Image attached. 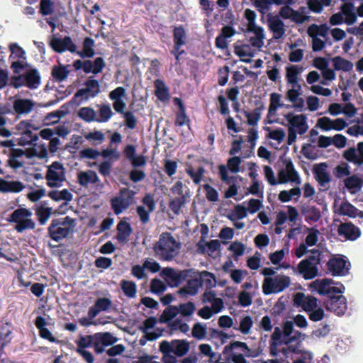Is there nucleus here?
I'll use <instances>...</instances> for the list:
<instances>
[{
	"label": "nucleus",
	"mask_w": 363,
	"mask_h": 363,
	"mask_svg": "<svg viewBox=\"0 0 363 363\" xmlns=\"http://www.w3.org/2000/svg\"><path fill=\"white\" fill-rule=\"evenodd\" d=\"M181 246L170 233L163 232L154 245L153 250L160 260L172 261L179 255Z\"/></svg>",
	"instance_id": "nucleus-1"
},
{
	"label": "nucleus",
	"mask_w": 363,
	"mask_h": 363,
	"mask_svg": "<svg viewBox=\"0 0 363 363\" xmlns=\"http://www.w3.org/2000/svg\"><path fill=\"white\" fill-rule=\"evenodd\" d=\"M76 220L70 216L52 218L48 228V236L55 242L67 239L74 232Z\"/></svg>",
	"instance_id": "nucleus-2"
},
{
	"label": "nucleus",
	"mask_w": 363,
	"mask_h": 363,
	"mask_svg": "<svg viewBox=\"0 0 363 363\" xmlns=\"http://www.w3.org/2000/svg\"><path fill=\"white\" fill-rule=\"evenodd\" d=\"M33 213L30 209L26 208H18L9 216L7 220L9 223H16L14 229L18 233H23L27 230H34L35 223L31 218Z\"/></svg>",
	"instance_id": "nucleus-3"
},
{
	"label": "nucleus",
	"mask_w": 363,
	"mask_h": 363,
	"mask_svg": "<svg viewBox=\"0 0 363 363\" xmlns=\"http://www.w3.org/2000/svg\"><path fill=\"white\" fill-rule=\"evenodd\" d=\"M313 254L307 258L301 260L297 265V272L302 275L306 280L315 278L318 273V265L320 262V253L318 250H310Z\"/></svg>",
	"instance_id": "nucleus-4"
},
{
	"label": "nucleus",
	"mask_w": 363,
	"mask_h": 363,
	"mask_svg": "<svg viewBox=\"0 0 363 363\" xmlns=\"http://www.w3.org/2000/svg\"><path fill=\"white\" fill-rule=\"evenodd\" d=\"M264 176L267 182H300L298 172L295 170L291 161H286L285 167L281 168L278 172V180L274 175V172L271 167H264Z\"/></svg>",
	"instance_id": "nucleus-5"
},
{
	"label": "nucleus",
	"mask_w": 363,
	"mask_h": 363,
	"mask_svg": "<svg viewBox=\"0 0 363 363\" xmlns=\"http://www.w3.org/2000/svg\"><path fill=\"white\" fill-rule=\"evenodd\" d=\"M290 284V277L284 274L265 277L262 284V291L265 295L280 293L288 288Z\"/></svg>",
	"instance_id": "nucleus-6"
},
{
	"label": "nucleus",
	"mask_w": 363,
	"mask_h": 363,
	"mask_svg": "<svg viewBox=\"0 0 363 363\" xmlns=\"http://www.w3.org/2000/svg\"><path fill=\"white\" fill-rule=\"evenodd\" d=\"M73 67L75 70L82 69L86 74L92 73L94 74H98L105 68L106 62L103 57H98L95 58L94 61L90 60H86L84 61L77 60L74 61Z\"/></svg>",
	"instance_id": "nucleus-7"
},
{
	"label": "nucleus",
	"mask_w": 363,
	"mask_h": 363,
	"mask_svg": "<svg viewBox=\"0 0 363 363\" xmlns=\"http://www.w3.org/2000/svg\"><path fill=\"white\" fill-rule=\"evenodd\" d=\"M84 88L79 89L74 94V98L82 97L87 101L89 98L96 97L100 92V84L98 80L94 79V77H89L84 82Z\"/></svg>",
	"instance_id": "nucleus-8"
},
{
	"label": "nucleus",
	"mask_w": 363,
	"mask_h": 363,
	"mask_svg": "<svg viewBox=\"0 0 363 363\" xmlns=\"http://www.w3.org/2000/svg\"><path fill=\"white\" fill-rule=\"evenodd\" d=\"M284 118L288 123V128L294 129L301 135L307 132L308 125L307 123L306 115H296L293 112H289L284 115Z\"/></svg>",
	"instance_id": "nucleus-9"
},
{
	"label": "nucleus",
	"mask_w": 363,
	"mask_h": 363,
	"mask_svg": "<svg viewBox=\"0 0 363 363\" xmlns=\"http://www.w3.org/2000/svg\"><path fill=\"white\" fill-rule=\"evenodd\" d=\"M294 337L286 338L284 336L283 330L276 327L271 335L269 340V354L273 357H277L279 352L278 347L282 345H289L293 342Z\"/></svg>",
	"instance_id": "nucleus-10"
},
{
	"label": "nucleus",
	"mask_w": 363,
	"mask_h": 363,
	"mask_svg": "<svg viewBox=\"0 0 363 363\" xmlns=\"http://www.w3.org/2000/svg\"><path fill=\"white\" fill-rule=\"evenodd\" d=\"M172 189L173 193L178 194L180 196L169 201V208L174 214L178 215L180 213L181 208L187 202V197H189V196L187 192L185 194H182V183H175Z\"/></svg>",
	"instance_id": "nucleus-11"
},
{
	"label": "nucleus",
	"mask_w": 363,
	"mask_h": 363,
	"mask_svg": "<svg viewBox=\"0 0 363 363\" xmlns=\"http://www.w3.org/2000/svg\"><path fill=\"white\" fill-rule=\"evenodd\" d=\"M326 308L337 315H342L347 309V299L342 295H333L326 301Z\"/></svg>",
	"instance_id": "nucleus-12"
},
{
	"label": "nucleus",
	"mask_w": 363,
	"mask_h": 363,
	"mask_svg": "<svg viewBox=\"0 0 363 363\" xmlns=\"http://www.w3.org/2000/svg\"><path fill=\"white\" fill-rule=\"evenodd\" d=\"M294 303L298 307L308 313L318 307V299L313 296H306L302 292H298L294 295Z\"/></svg>",
	"instance_id": "nucleus-13"
},
{
	"label": "nucleus",
	"mask_w": 363,
	"mask_h": 363,
	"mask_svg": "<svg viewBox=\"0 0 363 363\" xmlns=\"http://www.w3.org/2000/svg\"><path fill=\"white\" fill-rule=\"evenodd\" d=\"M241 162L242 160L240 157L235 156L228 159L227 166L224 164H220L218 166L219 174L222 182H229L228 169L233 173L239 172Z\"/></svg>",
	"instance_id": "nucleus-14"
},
{
	"label": "nucleus",
	"mask_w": 363,
	"mask_h": 363,
	"mask_svg": "<svg viewBox=\"0 0 363 363\" xmlns=\"http://www.w3.org/2000/svg\"><path fill=\"white\" fill-rule=\"evenodd\" d=\"M346 264V260L342 257H332L328 260L327 267L333 276H345L349 273Z\"/></svg>",
	"instance_id": "nucleus-15"
},
{
	"label": "nucleus",
	"mask_w": 363,
	"mask_h": 363,
	"mask_svg": "<svg viewBox=\"0 0 363 363\" xmlns=\"http://www.w3.org/2000/svg\"><path fill=\"white\" fill-rule=\"evenodd\" d=\"M267 22L269 29L273 33L274 39H279L284 35L285 25L279 16H273L271 13H268Z\"/></svg>",
	"instance_id": "nucleus-16"
},
{
	"label": "nucleus",
	"mask_w": 363,
	"mask_h": 363,
	"mask_svg": "<svg viewBox=\"0 0 363 363\" xmlns=\"http://www.w3.org/2000/svg\"><path fill=\"white\" fill-rule=\"evenodd\" d=\"M47 182H64L65 168L60 162H54L48 167L45 176Z\"/></svg>",
	"instance_id": "nucleus-17"
},
{
	"label": "nucleus",
	"mask_w": 363,
	"mask_h": 363,
	"mask_svg": "<svg viewBox=\"0 0 363 363\" xmlns=\"http://www.w3.org/2000/svg\"><path fill=\"white\" fill-rule=\"evenodd\" d=\"M343 157L357 166L363 164V142L357 144V148L350 147L343 153Z\"/></svg>",
	"instance_id": "nucleus-18"
},
{
	"label": "nucleus",
	"mask_w": 363,
	"mask_h": 363,
	"mask_svg": "<svg viewBox=\"0 0 363 363\" xmlns=\"http://www.w3.org/2000/svg\"><path fill=\"white\" fill-rule=\"evenodd\" d=\"M338 234L350 240H357L361 235L358 227L352 223H341L337 229Z\"/></svg>",
	"instance_id": "nucleus-19"
},
{
	"label": "nucleus",
	"mask_w": 363,
	"mask_h": 363,
	"mask_svg": "<svg viewBox=\"0 0 363 363\" xmlns=\"http://www.w3.org/2000/svg\"><path fill=\"white\" fill-rule=\"evenodd\" d=\"M111 301L106 297L99 298L94 305L89 308L88 316L90 319L94 318L101 311H108L111 306Z\"/></svg>",
	"instance_id": "nucleus-20"
},
{
	"label": "nucleus",
	"mask_w": 363,
	"mask_h": 363,
	"mask_svg": "<svg viewBox=\"0 0 363 363\" xmlns=\"http://www.w3.org/2000/svg\"><path fill=\"white\" fill-rule=\"evenodd\" d=\"M253 4L262 15L270 10L271 6L283 4H292L293 0H252Z\"/></svg>",
	"instance_id": "nucleus-21"
},
{
	"label": "nucleus",
	"mask_w": 363,
	"mask_h": 363,
	"mask_svg": "<svg viewBox=\"0 0 363 363\" xmlns=\"http://www.w3.org/2000/svg\"><path fill=\"white\" fill-rule=\"evenodd\" d=\"M116 239L119 243H126L130 235L133 233V228L129 223L121 220L116 226Z\"/></svg>",
	"instance_id": "nucleus-22"
},
{
	"label": "nucleus",
	"mask_w": 363,
	"mask_h": 363,
	"mask_svg": "<svg viewBox=\"0 0 363 363\" xmlns=\"http://www.w3.org/2000/svg\"><path fill=\"white\" fill-rule=\"evenodd\" d=\"M174 104L179 108L178 111L176 113L175 125L181 127L186 123H189L190 120L186 113V107L182 100L176 97L174 99Z\"/></svg>",
	"instance_id": "nucleus-23"
},
{
	"label": "nucleus",
	"mask_w": 363,
	"mask_h": 363,
	"mask_svg": "<svg viewBox=\"0 0 363 363\" xmlns=\"http://www.w3.org/2000/svg\"><path fill=\"white\" fill-rule=\"evenodd\" d=\"M338 213L353 218L357 217L363 218V211L357 208L347 200L341 203L338 209Z\"/></svg>",
	"instance_id": "nucleus-24"
},
{
	"label": "nucleus",
	"mask_w": 363,
	"mask_h": 363,
	"mask_svg": "<svg viewBox=\"0 0 363 363\" xmlns=\"http://www.w3.org/2000/svg\"><path fill=\"white\" fill-rule=\"evenodd\" d=\"M240 348L245 352V356L255 357L258 356L259 353L252 352L245 342L240 341H234L230 342L229 345L225 346L223 353L224 354H229L235 349Z\"/></svg>",
	"instance_id": "nucleus-25"
},
{
	"label": "nucleus",
	"mask_w": 363,
	"mask_h": 363,
	"mask_svg": "<svg viewBox=\"0 0 363 363\" xmlns=\"http://www.w3.org/2000/svg\"><path fill=\"white\" fill-rule=\"evenodd\" d=\"M25 86L30 89H35L39 87L40 84V75L37 69H31L24 73Z\"/></svg>",
	"instance_id": "nucleus-26"
},
{
	"label": "nucleus",
	"mask_w": 363,
	"mask_h": 363,
	"mask_svg": "<svg viewBox=\"0 0 363 363\" xmlns=\"http://www.w3.org/2000/svg\"><path fill=\"white\" fill-rule=\"evenodd\" d=\"M34 107L32 100L28 99H16L13 103V108L18 115L28 114Z\"/></svg>",
	"instance_id": "nucleus-27"
},
{
	"label": "nucleus",
	"mask_w": 363,
	"mask_h": 363,
	"mask_svg": "<svg viewBox=\"0 0 363 363\" xmlns=\"http://www.w3.org/2000/svg\"><path fill=\"white\" fill-rule=\"evenodd\" d=\"M301 214L304 216L305 220L308 223L317 222L321 217L320 209L311 205L303 206L301 208Z\"/></svg>",
	"instance_id": "nucleus-28"
},
{
	"label": "nucleus",
	"mask_w": 363,
	"mask_h": 363,
	"mask_svg": "<svg viewBox=\"0 0 363 363\" xmlns=\"http://www.w3.org/2000/svg\"><path fill=\"white\" fill-rule=\"evenodd\" d=\"M45 319L40 315L36 317L35 325L39 330V335L45 340H49L50 342H55L56 338L52 335L51 332L45 328L47 325Z\"/></svg>",
	"instance_id": "nucleus-29"
},
{
	"label": "nucleus",
	"mask_w": 363,
	"mask_h": 363,
	"mask_svg": "<svg viewBox=\"0 0 363 363\" xmlns=\"http://www.w3.org/2000/svg\"><path fill=\"white\" fill-rule=\"evenodd\" d=\"M172 352L177 357L184 356L189 350V343L186 340H173L169 342Z\"/></svg>",
	"instance_id": "nucleus-30"
},
{
	"label": "nucleus",
	"mask_w": 363,
	"mask_h": 363,
	"mask_svg": "<svg viewBox=\"0 0 363 363\" xmlns=\"http://www.w3.org/2000/svg\"><path fill=\"white\" fill-rule=\"evenodd\" d=\"M94 40L90 37H86L82 43V50L77 52L82 58H91L95 55L94 49Z\"/></svg>",
	"instance_id": "nucleus-31"
},
{
	"label": "nucleus",
	"mask_w": 363,
	"mask_h": 363,
	"mask_svg": "<svg viewBox=\"0 0 363 363\" xmlns=\"http://www.w3.org/2000/svg\"><path fill=\"white\" fill-rule=\"evenodd\" d=\"M155 94L161 101H167L169 99V89L163 80L157 79L154 82Z\"/></svg>",
	"instance_id": "nucleus-32"
},
{
	"label": "nucleus",
	"mask_w": 363,
	"mask_h": 363,
	"mask_svg": "<svg viewBox=\"0 0 363 363\" xmlns=\"http://www.w3.org/2000/svg\"><path fill=\"white\" fill-rule=\"evenodd\" d=\"M160 351L162 353V362L163 363H177L176 357L171 354L172 350L169 344V341L163 340L160 342Z\"/></svg>",
	"instance_id": "nucleus-33"
},
{
	"label": "nucleus",
	"mask_w": 363,
	"mask_h": 363,
	"mask_svg": "<svg viewBox=\"0 0 363 363\" xmlns=\"http://www.w3.org/2000/svg\"><path fill=\"white\" fill-rule=\"evenodd\" d=\"M12 330L9 323L0 326V350H3L11 343L13 336Z\"/></svg>",
	"instance_id": "nucleus-34"
},
{
	"label": "nucleus",
	"mask_w": 363,
	"mask_h": 363,
	"mask_svg": "<svg viewBox=\"0 0 363 363\" xmlns=\"http://www.w3.org/2000/svg\"><path fill=\"white\" fill-rule=\"evenodd\" d=\"M353 10L354 4L351 2H346L341 6V12L345 16V23L347 25H352L357 21V14Z\"/></svg>",
	"instance_id": "nucleus-35"
},
{
	"label": "nucleus",
	"mask_w": 363,
	"mask_h": 363,
	"mask_svg": "<svg viewBox=\"0 0 363 363\" xmlns=\"http://www.w3.org/2000/svg\"><path fill=\"white\" fill-rule=\"evenodd\" d=\"M198 278L201 282V286H204L206 290H210L216 286V277L211 272L203 271L199 274Z\"/></svg>",
	"instance_id": "nucleus-36"
},
{
	"label": "nucleus",
	"mask_w": 363,
	"mask_h": 363,
	"mask_svg": "<svg viewBox=\"0 0 363 363\" xmlns=\"http://www.w3.org/2000/svg\"><path fill=\"white\" fill-rule=\"evenodd\" d=\"M201 287V282L198 277L188 280L186 285L179 291V294L194 296L197 294Z\"/></svg>",
	"instance_id": "nucleus-37"
},
{
	"label": "nucleus",
	"mask_w": 363,
	"mask_h": 363,
	"mask_svg": "<svg viewBox=\"0 0 363 363\" xmlns=\"http://www.w3.org/2000/svg\"><path fill=\"white\" fill-rule=\"evenodd\" d=\"M303 67L298 65H289L286 67V80L287 84L298 81V76L303 72Z\"/></svg>",
	"instance_id": "nucleus-38"
},
{
	"label": "nucleus",
	"mask_w": 363,
	"mask_h": 363,
	"mask_svg": "<svg viewBox=\"0 0 363 363\" xmlns=\"http://www.w3.org/2000/svg\"><path fill=\"white\" fill-rule=\"evenodd\" d=\"M110 204L116 215L121 214L130 206L128 203H127L124 199L121 198L118 196L112 198L110 201Z\"/></svg>",
	"instance_id": "nucleus-39"
},
{
	"label": "nucleus",
	"mask_w": 363,
	"mask_h": 363,
	"mask_svg": "<svg viewBox=\"0 0 363 363\" xmlns=\"http://www.w3.org/2000/svg\"><path fill=\"white\" fill-rule=\"evenodd\" d=\"M69 74V70H68L67 67L65 65H54L52 68L51 75L52 78L58 82L65 81L67 78Z\"/></svg>",
	"instance_id": "nucleus-40"
},
{
	"label": "nucleus",
	"mask_w": 363,
	"mask_h": 363,
	"mask_svg": "<svg viewBox=\"0 0 363 363\" xmlns=\"http://www.w3.org/2000/svg\"><path fill=\"white\" fill-rule=\"evenodd\" d=\"M52 214H53V211L51 207H45L42 205L35 209V215L41 225L48 222Z\"/></svg>",
	"instance_id": "nucleus-41"
},
{
	"label": "nucleus",
	"mask_w": 363,
	"mask_h": 363,
	"mask_svg": "<svg viewBox=\"0 0 363 363\" xmlns=\"http://www.w3.org/2000/svg\"><path fill=\"white\" fill-rule=\"evenodd\" d=\"M327 164L320 163L313 168V173L317 182H330L329 174L327 172Z\"/></svg>",
	"instance_id": "nucleus-42"
},
{
	"label": "nucleus",
	"mask_w": 363,
	"mask_h": 363,
	"mask_svg": "<svg viewBox=\"0 0 363 363\" xmlns=\"http://www.w3.org/2000/svg\"><path fill=\"white\" fill-rule=\"evenodd\" d=\"M332 60L333 62V66L335 70L350 72L353 68V64L350 61L340 56L335 57Z\"/></svg>",
	"instance_id": "nucleus-43"
},
{
	"label": "nucleus",
	"mask_w": 363,
	"mask_h": 363,
	"mask_svg": "<svg viewBox=\"0 0 363 363\" xmlns=\"http://www.w3.org/2000/svg\"><path fill=\"white\" fill-rule=\"evenodd\" d=\"M186 33L182 25L174 26L173 29L174 44L184 45L186 44Z\"/></svg>",
	"instance_id": "nucleus-44"
},
{
	"label": "nucleus",
	"mask_w": 363,
	"mask_h": 363,
	"mask_svg": "<svg viewBox=\"0 0 363 363\" xmlns=\"http://www.w3.org/2000/svg\"><path fill=\"white\" fill-rule=\"evenodd\" d=\"M97 107L99 108V117L97 118L96 122L98 123H106L108 122L112 116L113 115V113L111 108V106L109 104H102V105H98Z\"/></svg>",
	"instance_id": "nucleus-45"
},
{
	"label": "nucleus",
	"mask_w": 363,
	"mask_h": 363,
	"mask_svg": "<svg viewBox=\"0 0 363 363\" xmlns=\"http://www.w3.org/2000/svg\"><path fill=\"white\" fill-rule=\"evenodd\" d=\"M178 315L177 306H168L159 318L160 323H167Z\"/></svg>",
	"instance_id": "nucleus-46"
},
{
	"label": "nucleus",
	"mask_w": 363,
	"mask_h": 363,
	"mask_svg": "<svg viewBox=\"0 0 363 363\" xmlns=\"http://www.w3.org/2000/svg\"><path fill=\"white\" fill-rule=\"evenodd\" d=\"M48 196L54 201L64 200L68 202L72 200V194L67 189H65L62 191L52 190L48 193Z\"/></svg>",
	"instance_id": "nucleus-47"
},
{
	"label": "nucleus",
	"mask_w": 363,
	"mask_h": 363,
	"mask_svg": "<svg viewBox=\"0 0 363 363\" xmlns=\"http://www.w3.org/2000/svg\"><path fill=\"white\" fill-rule=\"evenodd\" d=\"M78 116L87 123L96 121V112L91 107H82L78 111Z\"/></svg>",
	"instance_id": "nucleus-48"
},
{
	"label": "nucleus",
	"mask_w": 363,
	"mask_h": 363,
	"mask_svg": "<svg viewBox=\"0 0 363 363\" xmlns=\"http://www.w3.org/2000/svg\"><path fill=\"white\" fill-rule=\"evenodd\" d=\"M24 155V151L21 149H13L9 157L8 163L11 167L16 169L23 166V163L18 158Z\"/></svg>",
	"instance_id": "nucleus-49"
},
{
	"label": "nucleus",
	"mask_w": 363,
	"mask_h": 363,
	"mask_svg": "<svg viewBox=\"0 0 363 363\" xmlns=\"http://www.w3.org/2000/svg\"><path fill=\"white\" fill-rule=\"evenodd\" d=\"M121 289L124 294L129 298H134L137 293V286L135 282L127 280H122L121 282Z\"/></svg>",
	"instance_id": "nucleus-50"
},
{
	"label": "nucleus",
	"mask_w": 363,
	"mask_h": 363,
	"mask_svg": "<svg viewBox=\"0 0 363 363\" xmlns=\"http://www.w3.org/2000/svg\"><path fill=\"white\" fill-rule=\"evenodd\" d=\"M94 339L97 340L101 345L104 346H109L116 342V338L108 332L106 333H96L94 334Z\"/></svg>",
	"instance_id": "nucleus-51"
},
{
	"label": "nucleus",
	"mask_w": 363,
	"mask_h": 363,
	"mask_svg": "<svg viewBox=\"0 0 363 363\" xmlns=\"http://www.w3.org/2000/svg\"><path fill=\"white\" fill-rule=\"evenodd\" d=\"M25 188L23 183H0V192L18 193Z\"/></svg>",
	"instance_id": "nucleus-52"
},
{
	"label": "nucleus",
	"mask_w": 363,
	"mask_h": 363,
	"mask_svg": "<svg viewBox=\"0 0 363 363\" xmlns=\"http://www.w3.org/2000/svg\"><path fill=\"white\" fill-rule=\"evenodd\" d=\"M55 11V3L52 0H40L39 4V13L47 16L52 14Z\"/></svg>",
	"instance_id": "nucleus-53"
},
{
	"label": "nucleus",
	"mask_w": 363,
	"mask_h": 363,
	"mask_svg": "<svg viewBox=\"0 0 363 363\" xmlns=\"http://www.w3.org/2000/svg\"><path fill=\"white\" fill-rule=\"evenodd\" d=\"M263 108V106L257 107L254 109L253 112H248L247 111H244V115L247 119V123L250 125H256L257 123L260 120L261 118V111Z\"/></svg>",
	"instance_id": "nucleus-54"
},
{
	"label": "nucleus",
	"mask_w": 363,
	"mask_h": 363,
	"mask_svg": "<svg viewBox=\"0 0 363 363\" xmlns=\"http://www.w3.org/2000/svg\"><path fill=\"white\" fill-rule=\"evenodd\" d=\"M310 286L314 288L319 294L327 295L328 294L329 280L328 279H317L311 283Z\"/></svg>",
	"instance_id": "nucleus-55"
},
{
	"label": "nucleus",
	"mask_w": 363,
	"mask_h": 363,
	"mask_svg": "<svg viewBox=\"0 0 363 363\" xmlns=\"http://www.w3.org/2000/svg\"><path fill=\"white\" fill-rule=\"evenodd\" d=\"M11 55L9 59L13 60H26V52L17 43H12L9 45Z\"/></svg>",
	"instance_id": "nucleus-56"
},
{
	"label": "nucleus",
	"mask_w": 363,
	"mask_h": 363,
	"mask_svg": "<svg viewBox=\"0 0 363 363\" xmlns=\"http://www.w3.org/2000/svg\"><path fill=\"white\" fill-rule=\"evenodd\" d=\"M177 307L178 314L180 313L184 317L191 316L196 310L195 304L191 301L179 304Z\"/></svg>",
	"instance_id": "nucleus-57"
},
{
	"label": "nucleus",
	"mask_w": 363,
	"mask_h": 363,
	"mask_svg": "<svg viewBox=\"0 0 363 363\" xmlns=\"http://www.w3.org/2000/svg\"><path fill=\"white\" fill-rule=\"evenodd\" d=\"M247 211L245 207L240 204H237L235 206L234 211L233 213L228 216V219L231 221H235L237 219H242L247 217Z\"/></svg>",
	"instance_id": "nucleus-58"
},
{
	"label": "nucleus",
	"mask_w": 363,
	"mask_h": 363,
	"mask_svg": "<svg viewBox=\"0 0 363 363\" xmlns=\"http://www.w3.org/2000/svg\"><path fill=\"white\" fill-rule=\"evenodd\" d=\"M203 167H198L196 169L191 167L186 169V172L193 179V182H201L205 172Z\"/></svg>",
	"instance_id": "nucleus-59"
},
{
	"label": "nucleus",
	"mask_w": 363,
	"mask_h": 363,
	"mask_svg": "<svg viewBox=\"0 0 363 363\" xmlns=\"http://www.w3.org/2000/svg\"><path fill=\"white\" fill-rule=\"evenodd\" d=\"M334 175L339 179L348 177L350 174V167L346 162H341L333 172Z\"/></svg>",
	"instance_id": "nucleus-60"
},
{
	"label": "nucleus",
	"mask_w": 363,
	"mask_h": 363,
	"mask_svg": "<svg viewBox=\"0 0 363 363\" xmlns=\"http://www.w3.org/2000/svg\"><path fill=\"white\" fill-rule=\"evenodd\" d=\"M50 47L56 52L62 53L65 51L64 38L52 36L49 42Z\"/></svg>",
	"instance_id": "nucleus-61"
},
{
	"label": "nucleus",
	"mask_w": 363,
	"mask_h": 363,
	"mask_svg": "<svg viewBox=\"0 0 363 363\" xmlns=\"http://www.w3.org/2000/svg\"><path fill=\"white\" fill-rule=\"evenodd\" d=\"M307 230L309 231V233L305 239V244L309 247L315 245L318 240V230L314 228H308Z\"/></svg>",
	"instance_id": "nucleus-62"
},
{
	"label": "nucleus",
	"mask_w": 363,
	"mask_h": 363,
	"mask_svg": "<svg viewBox=\"0 0 363 363\" xmlns=\"http://www.w3.org/2000/svg\"><path fill=\"white\" fill-rule=\"evenodd\" d=\"M303 155L309 160H315L317 158L315 146L311 144H303L301 150Z\"/></svg>",
	"instance_id": "nucleus-63"
},
{
	"label": "nucleus",
	"mask_w": 363,
	"mask_h": 363,
	"mask_svg": "<svg viewBox=\"0 0 363 363\" xmlns=\"http://www.w3.org/2000/svg\"><path fill=\"white\" fill-rule=\"evenodd\" d=\"M166 289V285L159 279H153L150 282V291L154 294L163 293Z\"/></svg>",
	"instance_id": "nucleus-64"
}]
</instances>
